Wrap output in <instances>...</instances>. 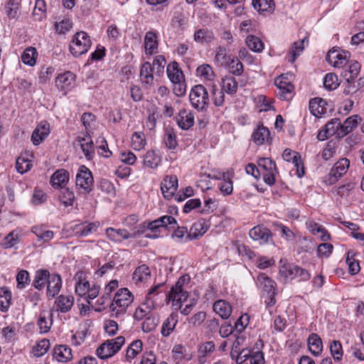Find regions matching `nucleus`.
<instances>
[{
  "instance_id": "nucleus-36",
  "label": "nucleus",
  "mask_w": 364,
  "mask_h": 364,
  "mask_svg": "<svg viewBox=\"0 0 364 364\" xmlns=\"http://www.w3.org/2000/svg\"><path fill=\"white\" fill-rule=\"evenodd\" d=\"M361 120L362 119L358 114L348 117L343 123H341V131H340L339 134L346 136L357 127Z\"/></svg>"
},
{
  "instance_id": "nucleus-45",
  "label": "nucleus",
  "mask_w": 364,
  "mask_h": 364,
  "mask_svg": "<svg viewBox=\"0 0 364 364\" xmlns=\"http://www.w3.org/2000/svg\"><path fill=\"white\" fill-rule=\"evenodd\" d=\"M167 75L171 82H179L184 80L182 71L178 68L177 63L173 62L167 65Z\"/></svg>"
},
{
  "instance_id": "nucleus-1",
  "label": "nucleus",
  "mask_w": 364,
  "mask_h": 364,
  "mask_svg": "<svg viewBox=\"0 0 364 364\" xmlns=\"http://www.w3.org/2000/svg\"><path fill=\"white\" fill-rule=\"evenodd\" d=\"M132 301L133 296L128 289L118 290L110 305L111 316L115 318L123 316Z\"/></svg>"
},
{
  "instance_id": "nucleus-14",
  "label": "nucleus",
  "mask_w": 364,
  "mask_h": 364,
  "mask_svg": "<svg viewBox=\"0 0 364 364\" xmlns=\"http://www.w3.org/2000/svg\"><path fill=\"white\" fill-rule=\"evenodd\" d=\"M250 237L260 245L268 243L272 238L270 230L262 225H257L252 228L249 232Z\"/></svg>"
},
{
  "instance_id": "nucleus-48",
  "label": "nucleus",
  "mask_w": 364,
  "mask_h": 364,
  "mask_svg": "<svg viewBox=\"0 0 364 364\" xmlns=\"http://www.w3.org/2000/svg\"><path fill=\"white\" fill-rule=\"evenodd\" d=\"M4 11L9 19L18 18L20 14V3L18 0H7Z\"/></svg>"
},
{
  "instance_id": "nucleus-13",
  "label": "nucleus",
  "mask_w": 364,
  "mask_h": 364,
  "mask_svg": "<svg viewBox=\"0 0 364 364\" xmlns=\"http://www.w3.org/2000/svg\"><path fill=\"white\" fill-rule=\"evenodd\" d=\"M178 189V178L176 176H166L161 183V190L164 197L171 199Z\"/></svg>"
},
{
  "instance_id": "nucleus-50",
  "label": "nucleus",
  "mask_w": 364,
  "mask_h": 364,
  "mask_svg": "<svg viewBox=\"0 0 364 364\" xmlns=\"http://www.w3.org/2000/svg\"><path fill=\"white\" fill-rule=\"evenodd\" d=\"M146 144V139L143 132H135L131 137V146L135 151L143 149Z\"/></svg>"
},
{
  "instance_id": "nucleus-43",
  "label": "nucleus",
  "mask_w": 364,
  "mask_h": 364,
  "mask_svg": "<svg viewBox=\"0 0 364 364\" xmlns=\"http://www.w3.org/2000/svg\"><path fill=\"white\" fill-rule=\"evenodd\" d=\"M296 265L284 264L279 267V275L284 282L296 278Z\"/></svg>"
},
{
  "instance_id": "nucleus-30",
  "label": "nucleus",
  "mask_w": 364,
  "mask_h": 364,
  "mask_svg": "<svg viewBox=\"0 0 364 364\" xmlns=\"http://www.w3.org/2000/svg\"><path fill=\"white\" fill-rule=\"evenodd\" d=\"M178 321V316L176 312H172L164 321L161 333L164 337H168L173 331Z\"/></svg>"
},
{
  "instance_id": "nucleus-34",
  "label": "nucleus",
  "mask_w": 364,
  "mask_h": 364,
  "mask_svg": "<svg viewBox=\"0 0 364 364\" xmlns=\"http://www.w3.org/2000/svg\"><path fill=\"white\" fill-rule=\"evenodd\" d=\"M77 143L80 146L85 158L90 160L95 155V149L92 140L90 136L77 138Z\"/></svg>"
},
{
  "instance_id": "nucleus-39",
  "label": "nucleus",
  "mask_w": 364,
  "mask_h": 364,
  "mask_svg": "<svg viewBox=\"0 0 364 364\" xmlns=\"http://www.w3.org/2000/svg\"><path fill=\"white\" fill-rule=\"evenodd\" d=\"M161 159L159 154L154 150H149L144 156L143 164L149 168H156L161 164Z\"/></svg>"
},
{
  "instance_id": "nucleus-28",
  "label": "nucleus",
  "mask_w": 364,
  "mask_h": 364,
  "mask_svg": "<svg viewBox=\"0 0 364 364\" xmlns=\"http://www.w3.org/2000/svg\"><path fill=\"white\" fill-rule=\"evenodd\" d=\"M270 132L269 129L262 125H258L252 134V141L258 146L263 145L269 141Z\"/></svg>"
},
{
  "instance_id": "nucleus-33",
  "label": "nucleus",
  "mask_w": 364,
  "mask_h": 364,
  "mask_svg": "<svg viewBox=\"0 0 364 364\" xmlns=\"http://www.w3.org/2000/svg\"><path fill=\"white\" fill-rule=\"evenodd\" d=\"M151 277V270L146 264L139 266L134 270L132 280L136 284L145 283Z\"/></svg>"
},
{
  "instance_id": "nucleus-54",
  "label": "nucleus",
  "mask_w": 364,
  "mask_h": 364,
  "mask_svg": "<svg viewBox=\"0 0 364 364\" xmlns=\"http://www.w3.org/2000/svg\"><path fill=\"white\" fill-rule=\"evenodd\" d=\"M38 53L33 47H28L24 50L21 55L22 62L27 65L34 66L36 63Z\"/></svg>"
},
{
  "instance_id": "nucleus-12",
  "label": "nucleus",
  "mask_w": 364,
  "mask_h": 364,
  "mask_svg": "<svg viewBox=\"0 0 364 364\" xmlns=\"http://www.w3.org/2000/svg\"><path fill=\"white\" fill-rule=\"evenodd\" d=\"M236 362L237 364H264V353L257 351L250 354L248 350H242L237 355Z\"/></svg>"
},
{
  "instance_id": "nucleus-6",
  "label": "nucleus",
  "mask_w": 364,
  "mask_h": 364,
  "mask_svg": "<svg viewBox=\"0 0 364 364\" xmlns=\"http://www.w3.org/2000/svg\"><path fill=\"white\" fill-rule=\"evenodd\" d=\"M257 164L264 183L269 186L274 185L277 173L275 162L269 158H261L258 160Z\"/></svg>"
},
{
  "instance_id": "nucleus-22",
  "label": "nucleus",
  "mask_w": 364,
  "mask_h": 364,
  "mask_svg": "<svg viewBox=\"0 0 364 364\" xmlns=\"http://www.w3.org/2000/svg\"><path fill=\"white\" fill-rule=\"evenodd\" d=\"M214 39L213 31L206 28L196 29L193 33V41L201 45L210 44Z\"/></svg>"
},
{
  "instance_id": "nucleus-46",
  "label": "nucleus",
  "mask_w": 364,
  "mask_h": 364,
  "mask_svg": "<svg viewBox=\"0 0 364 364\" xmlns=\"http://www.w3.org/2000/svg\"><path fill=\"white\" fill-rule=\"evenodd\" d=\"M325 105L326 102L321 98L312 99L309 102V110L313 115L319 117L326 112Z\"/></svg>"
},
{
  "instance_id": "nucleus-63",
  "label": "nucleus",
  "mask_w": 364,
  "mask_h": 364,
  "mask_svg": "<svg viewBox=\"0 0 364 364\" xmlns=\"http://www.w3.org/2000/svg\"><path fill=\"white\" fill-rule=\"evenodd\" d=\"M59 200L64 206H71L75 200V194L68 188L62 189L59 195Z\"/></svg>"
},
{
  "instance_id": "nucleus-31",
  "label": "nucleus",
  "mask_w": 364,
  "mask_h": 364,
  "mask_svg": "<svg viewBox=\"0 0 364 364\" xmlns=\"http://www.w3.org/2000/svg\"><path fill=\"white\" fill-rule=\"evenodd\" d=\"M37 324L41 333H48L53 324V313L46 311L41 312Z\"/></svg>"
},
{
  "instance_id": "nucleus-20",
  "label": "nucleus",
  "mask_w": 364,
  "mask_h": 364,
  "mask_svg": "<svg viewBox=\"0 0 364 364\" xmlns=\"http://www.w3.org/2000/svg\"><path fill=\"white\" fill-rule=\"evenodd\" d=\"M107 237L113 242L119 243L132 237V233L123 228H108L105 230Z\"/></svg>"
},
{
  "instance_id": "nucleus-44",
  "label": "nucleus",
  "mask_w": 364,
  "mask_h": 364,
  "mask_svg": "<svg viewBox=\"0 0 364 364\" xmlns=\"http://www.w3.org/2000/svg\"><path fill=\"white\" fill-rule=\"evenodd\" d=\"M50 274L46 269H38L36 272L33 287L38 290L43 289L50 278Z\"/></svg>"
},
{
  "instance_id": "nucleus-56",
  "label": "nucleus",
  "mask_w": 364,
  "mask_h": 364,
  "mask_svg": "<svg viewBox=\"0 0 364 364\" xmlns=\"http://www.w3.org/2000/svg\"><path fill=\"white\" fill-rule=\"evenodd\" d=\"M11 292L7 287L0 289V309L2 311H7L11 301Z\"/></svg>"
},
{
  "instance_id": "nucleus-57",
  "label": "nucleus",
  "mask_w": 364,
  "mask_h": 364,
  "mask_svg": "<svg viewBox=\"0 0 364 364\" xmlns=\"http://www.w3.org/2000/svg\"><path fill=\"white\" fill-rule=\"evenodd\" d=\"M329 350L335 361L338 362L342 360L343 350L342 344L339 341H331L329 344Z\"/></svg>"
},
{
  "instance_id": "nucleus-18",
  "label": "nucleus",
  "mask_w": 364,
  "mask_h": 364,
  "mask_svg": "<svg viewBox=\"0 0 364 364\" xmlns=\"http://www.w3.org/2000/svg\"><path fill=\"white\" fill-rule=\"evenodd\" d=\"M282 157L285 161L292 162L296 168V174L298 177L301 178L304 176V168L301 160V156L297 152L292 151L291 150L287 149L283 151Z\"/></svg>"
},
{
  "instance_id": "nucleus-55",
  "label": "nucleus",
  "mask_w": 364,
  "mask_h": 364,
  "mask_svg": "<svg viewBox=\"0 0 364 364\" xmlns=\"http://www.w3.org/2000/svg\"><path fill=\"white\" fill-rule=\"evenodd\" d=\"M305 45H307L306 38H304L303 40L294 42L290 49L289 55L291 58L289 61L294 63L296 58L299 56L304 50Z\"/></svg>"
},
{
  "instance_id": "nucleus-10",
  "label": "nucleus",
  "mask_w": 364,
  "mask_h": 364,
  "mask_svg": "<svg viewBox=\"0 0 364 364\" xmlns=\"http://www.w3.org/2000/svg\"><path fill=\"white\" fill-rule=\"evenodd\" d=\"M350 53L346 50L332 49L328 51L326 55L327 62L334 68H344L348 63Z\"/></svg>"
},
{
  "instance_id": "nucleus-26",
  "label": "nucleus",
  "mask_w": 364,
  "mask_h": 364,
  "mask_svg": "<svg viewBox=\"0 0 364 364\" xmlns=\"http://www.w3.org/2000/svg\"><path fill=\"white\" fill-rule=\"evenodd\" d=\"M176 121L182 129L187 130L194 124V115L191 111L183 109L180 110Z\"/></svg>"
},
{
  "instance_id": "nucleus-38",
  "label": "nucleus",
  "mask_w": 364,
  "mask_h": 364,
  "mask_svg": "<svg viewBox=\"0 0 364 364\" xmlns=\"http://www.w3.org/2000/svg\"><path fill=\"white\" fill-rule=\"evenodd\" d=\"M233 176L234 172L232 170L223 172V182L219 185V188L224 195H230L232 193V178Z\"/></svg>"
},
{
  "instance_id": "nucleus-58",
  "label": "nucleus",
  "mask_w": 364,
  "mask_h": 364,
  "mask_svg": "<svg viewBox=\"0 0 364 364\" xmlns=\"http://www.w3.org/2000/svg\"><path fill=\"white\" fill-rule=\"evenodd\" d=\"M246 44L251 50L256 53H259L264 49L263 42L259 37L255 36H247L246 38Z\"/></svg>"
},
{
  "instance_id": "nucleus-15",
  "label": "nucleus",
  "mask_w": 364,
  "mask_h": 364,
  "mask_svg": "<svg viewBox=\"0 0 364 364\" xmlns=\"http://www.w3.org/2000/svg\"><path fill=\"white\" fill-rule=\"evenodd\" d=\"M74 296L72 294L58 296L54 302L53 309L56 311L67 313L70 311L74 305Z\"/></svg>"
},
{
  "instance_id": "nucleus-21",
  "label": "nucleus",
  "mask_w": 364,
  "mask_h": 364,
  "mask_svg": "<svg viewBox=\"0 0 364 364\" xmlns=\"http://www.w3.org/2000/svg\"><path fill=\"white\" fill-rule=\"evenodd\" d=\"M50 125L46 122H41L34 129L31 141L34 145L40 144L49 134Z\"/></svg>"
},
{
  "instance_id": "nucleus-17",
  "label": "nucleus",
  "mask_w": 364,
  "mask_h": 364,
  "mask_svg": "<svg viewBox=\"0 0 364 364\" xmlns=\"http://www.w3.org/2000/svg\"><path fill=\"white\" fill-rule=\"evenodd\" d=\"M215 350V346L213 341H206L198 346L197 362L198 364H205L208 362L211 354Z\"/></svg>"
},
{
  "instance_id": "nucleus-37",
  "label": "nucleus",
  "mask_w": 364,
  "mask_h": 364,
  "mask_svg": "<svg viewBox=\"0 0 364 364\" xmlns=\"http://www.w3.org/2000/svg\"><path fill=\"white\" fill-rule=\"evenodd\" d=\"M69 181V173L65 169L56 171L51 176L50 183L54 188L63 187Z\"/></svg>"
},
{
  "instance_id": "nucleus-49",
  "label": "nucleus",
  "mask_w": 364,
  "mask_h": 364,
  "mask_svg": "<svg viewBox=\"0 0 364 364\" xmlns=\"http://www.w3.org/2000/svg\"><path fill=\"white\" fill-rule=\"evenodd\" d=\"M253 7L260 14L270 13L274 10L273 0H252Z\"/></svg>"
},
{
  "instance_id": "nucleus-11",
  "label": "nucleus",
  "mask_w": 364,
  "mask_h": 364,
  "mask_svg": "<svg viewBox=\"0 0 364 364\" xmlns=\"http://www.w3.org/2000/svg\"><path fill=\"white\" fill-rule=\"evenodd\" d=\"M75 75L70 71L59 74L55 79V86L66 95L75 87Z\"/></svg>"
},
{
  "instance_id": "nucleus-32",
  "label": "nucleus",
  "mask_w": 364,
  "mask_h": 364,
  "mask_svg": "<svg viewBox=\"0 0 364 364\" xmlns=\"http://www.w3.org/2000/svg\"><path fill=\"white\" fill-rule=\"evenodd\" d=\"M257 284L266 294L276 292V282L264 273H260L257 277Z\"/></svg>"
},
{
  "instance_id": "nucleus-8",
  "label": "nucleus",
  "mask_w": 364,
  "mask_h": 364,
  "mask_svg": "<svg viewBox=\"0 0 364 364\" xmlns=\"http://www.w3.org/2000/svg\"><path fill=\"white\" fill-rule=\"evenodd\" d=\"M274 85L277 87V96L283 100H289L294 96V87L283 75L274 80Z\"/></svg>"
},
{
  "instance_id": "nucleus-7",
  "label": "nucleus",
  "mask_w": 364,
  "mask_h": 364,
  "mask_svg": "<svg viewBox=\"0 0 364 364\" xmlns=\"http://www.w3.org/2000/svg\"><path fill=\"white\" fill-rule=\"evenodd\" d=\"M350 161L346 158H343L334 164L330 172L325 179V183L328 185L336 183L343 175H345L349 168Z\"/></svg>"
},
{
  "instance_id": "nucleus-16",
  "label": "nucleus",
  "mask_w": 364,
  "mask_h": 364,
  "mask_svg": "<svg viewBox=\"0 0 364 364\" xmlns=\"http://www.w3.org/2000/svg\"><path fill=\"white\" fill-rule=\"evenodd\" d=\"M139 79L143 86L146 88H150L154 85L153 68L149 62H145L141 65Z\"/></svg>"
},
{
  "instance_id": "nucleus-59",
  "label": "nucleus",
  "mask_w": 364,
  "mask_h": 364,
  "mask_svg": "<svg viewBox=\"0 0 364 364\" xmlns=\"http://www.w3.org/2000/svg\"><path fill=\"white\" fill-rule=\"evenodd\" d=\"M196 75L200 78L211 81L214 79L215 73L210 65L203 64L196 69Z\"/></svg>"
},
{
  "instance_id": "nucleus-51",
  "label": "nucleus",
  "mask_w": 364,
  "mask_h": 364,
  "mask_svg": "<svg viewBox=\"0 0 364 364\" xmlns=\"http://www.w3.org/2000/svg\"><path fill=\"white\" fill-rule=\"evenodd\" d=\"M230 60L231 56L228 55L227 49L225 47L219 46L216 49L214 63L218 66L225 67Z\"/></svg>"
},
{
  "instance_id": "nucleus-60",
  "label": "nucleus",
  "mask_w": 364,
  "mask_h": 364,
  "mask_svg": "<svg viewBox=\"0 0 364 364\" xmlns=\"http://www.w3.org/2000/svg\"><path fill=\"white\" fill-rule=\"evenodd\" d=\"M225 67L235 75L240 76L243 73V65L237 58H231Z\"/></svg>"
},
{
  "instance_id": "nucleus-35",
  "label": "nucleus",
  "mask_w": 364,
  "mask_h": 364,
  "mask_svg": "<svg viewBox=\"0 0 364 364\" xmlns=\"http://www.w3.org/2000/svg\"><path fill=\"white\" fill-rule=\"evenodd\" d=\"M308 347L310 352L315 356L321 355L323 350V343L321 338L316 333H311L307 340Z\"/></svg>"
},
{
  "instance_id": "nucleus-23",
  "label": "nucleus",
  "mask_w": 364,
  "mask_h": 364,
  "mask_svg": "<svg viewBox=\"0 0 364 364\" xmlns=\"http://www.w3.org/2000/svg\"><path fill=\"white\" fill-rule=\"evenodd\" d=\"M31 232L37 237L38 242H48L55 236L53 231L48 230L45 225H36L31 228Z\"/></svg>"
},
{
  "instance_id": "nucleus-9",
  "label": "nucleus",
  "mask_w": 364,
  "mask_h": 364,
  "mask_svg": "<svg viewBox=\"0 0 364 364\" xmlns=\"http://www.w3.org/2000/svg\"><path fill=\"white\" fill-rule=\"evenodd\" d=\"M76 186L79 189H82L85 193H89L93 186V178L91 171L85 166L79 168L76 175Z\"/></svg>"
},
{
  "instance_id": "nucleus-2",
  "label": "nucleus",
  "mask_w": 364,
  "mask_h": 364,
  "mask_svg": "<svg viewBox=\"0 0 364 364\" xmlns=\"http://www.w3.org/2000/svg\"><path fill=\"white\" fill-rule=\"evenodd\" d=\"M190 282L188 275L181 276L171 289L168 298L172 301V306L176 310L181 309L182 303L186 301L188 297V292L186 289V286Z\"/></svg>"
},
{
  "instance_id": "nucleus-64",
  "label": "nucleus",
  "mask_w": 364,
  "mask_h": 364,
  "mask_svg": "<svg viewBox=\"0 0 364 364\" xmlns=\"http://www.w3.org/2000/svg\"><path fill=\"white\" fill-rule=\"evenodd\" d=\"M323 85L327 90H336L339 85L337 75L331 73L326 74L323 78Z\"/></svg>"
},
{
  "instance_id": "nucleus-53",
  "label": "nucleus",
  "mask_w": 364,
  "mask_h": 364,
  "mask_svg": "<svg viewBox=\"0 0 364 364\" xmlns=\"http://www.w3.org/2000/svg\"><path fill=\"white\" fill-rule=\"evenodd\" d=\"M143 343L141 340H135L132 341L127 349L126 360L131 361L142 350Z\"/></svg>"
},
{
  "instance_id": "nucleus-41",
  "label": "nucleus",
  "mask_w": 364,
  "mask_h": 364,
  "mask_svg": "<svg viewBox=\"0 0 364 364\" xmlns=\"http://www.w3.org/2000/svg\"><path fill=\"white\" fill-rule=\"evenodd\" d=\"M347 68L342 72V75L348 82L353 80L358 77L360 70V65L357 61H349Z\"/></svg>"
},
{
  "instance_id": "nucleus-5",
  "label": "nucleus",
  "mask_w": 364,
  "mask_h": 364,
  "mask_svg": "<svg viewBox=\"0 0 364 364\" xmlns=\"http://www.w3.org/2000/svg\"><path fill=\"white\" fill-rule=\"evenodd\" d=\"M124 338L118 336L106 341L97 349V355L101 359H107L117 353L124 343Z\"/></svg>"
},
{
  "instance_id": "nucleus-27",
  "label": "nucleus",
  "mask_w": 364,
  "mask_h": 364,
  "mask_svg": "<svg viewBox=\"0 0 364 364\" xmlns=\"http://www.w3.org/2000/svg\"><path fill=\"white\" fill-rule=\"evenodd\" d=\"M53 355L57 361L62 363L68 362L73 358L72 350L67 345L55 346Z\"/></svg>"
},
{
  "instance_id": "nucleus-40",
  "label": "nucleus",
  "mask_w": 364,
  "mask_h": 364,
  "mask_svg": "<svg viewBox=\"0 0 364 364\" xmlns=\"http://www.w3.org/2000/svg\"><path fill=\"white\" fill-rule=\"evenodd\" d=\"M238 87V82L231 75H225L221 81V89L228 95H233L236 93Z\"/></svg>"
},
{
  "instance_id": "nucleus-25",
  "label": "nucleus",
  "mask_w": 364,
  "mask_h": 364,
  "mask_svg": "<svg viewBox=\"0 0 364 364\" xmlns=\"http://www.w3.org/2000/svg\"><path fill=\"white\" fill-rule=\"evenodd\" d=\"M75 291L77 295L81 297H85L87 294L90 284L84 277L82 272H77L75 274Z\"/></svg>"
},
{
  "instance_id": "nucleus-24",
  "label": "nucleus",
  "mask_w": 364,
  "mask_h": 364,
  "mask_svg": "<svg viewBox=\"0 0 364 364\" xmlns=\"http://www.w3.org/2000/svg\"><path fill=\"white\" fill-rule=\"evenodd\" d=\"M62 287V279L59 274H50L47 282V296L54 298L60 292Z\"/></svg>"
},
{
  "instance_id": "nucleus-4",
  "label": "nucleus",
  "mask_w": 364,
  "mask_h": 364,
  "mask_svg": "<svg viewBox=\"0 0 364 364\" xmlns=\"http://www.w3.org/2000/svg\"><path fill=\"white\" fill-rule=\"evenodd\" d=\"M189 100L195 109L199 111L205 109L209 102L207 90L202 85H195L190 92Z\"/></svg>"
},
{
  "instance_id": "nucleus-42",
  "label": "nucleus",
  "mask_w": 364,
  "mask_h": 364,
  "mask_svg": "<svg viewBox=\"0 0 364 364\" xmlns=\"http://www.w3.org/2000/svg\"><path fill=\"white\" fill-rule=\"evenodd\" d=\"M208 230V227L203 221L194 223L188 233L187 237L189 240H196L203 235Z\"/></svg>"
},
{
  "instance_id": "nucleus-3",
  "label": "nucleus",
  "mask_w": 364,
  "mask_h": 364,
  "mask_svg": "<svg viewBox=\"0 0 364 364\" xmlns=\"http://www.w3.org/2000/svg\"><path fill=\"white\" fill-rule=\"evenodd\" d=\"M92 42L88 34L84 31L76 33L70 43V51L74 57H79L87 53Z\"/></svg>"
},
{
  "instance_id": "nucleus-61",
  "label": "nucleus",
  "mask_w": 364,
  "mask_h": 364,
  "mask_svg": "<svg viewBox=\"0 0 364 364\" xmlns=\"http://www.w3.org/2000/svg\"><path fill=\"white\" fill-rule=\"evenodd\" d=\"M50 347V341L48 339H42L38 342L33 348V353L36 357H41L45 355Z\"/></svg>"
},
{
  "instance_id": "nucleus-19",
  "label": "nucleus",
  "mask_w": 364,
  "mask_h": 364,
  "mask_svg": "<svg viewBox=\"0 0 364 364\" xmlns=\"http://www.w3.org/2000/svg\"><path fill=\"white\" fill-rule=\"evenodd\" d=\"M144 50L146 55L150 57L158 53L159 41L156 33L148 31L144 36Z\"/></svg>"
},
{
  "instance_id": "nucleus-62",
  "label": "nucleus",
  "mask_w": 364,
  "mask_h": 364,
  "mask_svg": "<svg viewBox=\"0 0 364 364\" xmlns=\"http://www.w3.org/2000/svg\"><path fill=\"white\" fill-rule=\"evenodd\" d=\"M328 131V134L336 136L337 137H343V135H341L340 131H341V122L338 119H333L331 122H328L326 126Z\"/></svg>"
},
{
  "instance_id": "nucleus-52",
  "label": "nucleus",
  "mask_w": 364,
  "mask_h": 364,
  "mask_svg": "<svg viewBox=\"0 0 364 364\" xmlns=\"http://www.w3.org/2000/svg\"><path fill=\"white\" fill-rule=\"evenodd\" d=\"M308 230L313 234H317L323 241H327L330 239V235L321 225L314 222L309 221L306 223Z\"/></svg>"
},
{
  "instance_id": "nucleus-29",
  "label": "nucleus",
  "mask_w": 364,
  "mask_h": 364,
  "mask_svg": "<svg viewBox=\"0 0 364 364\" xmlns=\"http://www.w3.org/2000/svg\"><path fill=\"white\" fill-rule=\"evenodd\" d=\"M213 309L215 313L223 319H228L232 312V309L230 303L223 299H219L215 301Z\"/></svg>"
},
{
  "instance_id": "nucleus-47",
  "label": "nucleus",
  "mask_w": 364,
  "mask_h": 364,
  "mask_svg": "<svg viewBox=\"0 0 364 364\" xmlns=\"http://www.w3.org/2000/svg\"><path fill=\"white\" fill-rule=\"evenodd\" d=\"M98 228L96 223H85L76 225L75 232L80 237H86L93 232H95Z\"/></svg>"
}]
</instances>
